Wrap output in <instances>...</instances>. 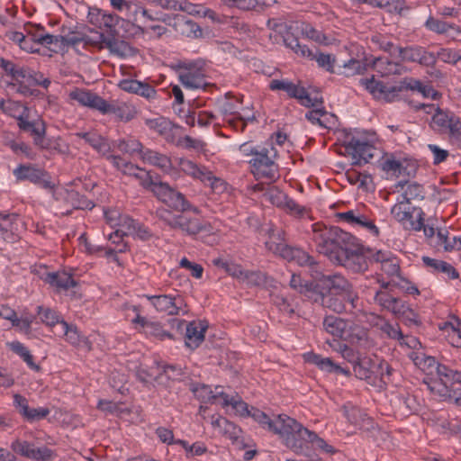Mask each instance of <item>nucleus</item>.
I'll use <instances>...</instances> for the list:
<instances>
[{
    "label": "nucleus",
    "instance_id": "4be33fe9",
    "mask_svg": "<svg viewBox=\"0 0 461 461\" xmlns=\"http://www.w3.org/2000/svg\"><path fill=\"white\" fill-rule=\"evenodd\" d=\"M321 305L336 313L351 312L358 307L359 301L351 303L342 293L321 294Z\"/></svg>",
    "mask_w": 461,
    "mask_h": 461
},
{
    "label": "nucleus",
    "instance_id": "ea45409f",
    "mask_svg": "<svg viewBox=\"0 0 461 461\" xmlns=\"http://www.w3.org/2000/svg\"><path fill=\"white\" fill-rule=\"evenodd\" d=\"M424 384L435 399L443 402L453 400L451 387L438 375L436 378L425 379Z\"/></svg>",
    "mask_w": 461,
    "mask_h": 461
},
{
    "label": "nucleus",
    "instance_id": "c9c22d12",
    "mask_svg": "<svg viewBox=\"0 0 461 461\" xmlns=\"http://www.w3.org/2000/svg\"><path fill=\"white\" fill-rule=\"evenodd\" d=\"M208 324L205 321H193L189 322L185 330V345L191 349H194L200 346L204 340V334L207 330Z\"/></svg>",
    "mask_w": 461,
    "mask_h": 461
},
{
    "label": "nucleus",
    "instance_id": "69168bd1",
    "mask_svg": "<svg viewBox=\"0 0 461 461\" xmlns=\"http://www.w3.org/2000/svg\"><path fill=\"white\" fill-rule=\"evenodd\" d=\"M375 325L389 339L399 340L402 338V330L398 323H391L378 317Z\"/></svg>",
    "mask_w": 461,
    "mask_h": 461
},
{
    "label": "nucleus",
    "instance_id": "6ab92c4d",
    "mask_svg": "<svg viewBox=\"0 0 461 461\" xmlns=\"http://www.w3.org/2000/svg\"><path fill=\"white\" fill-rule=\"evenodd\" d=\"M339 221L345 222L351 227L363 229L373 236H378L379 230L374 220L359 209L349 210L337 213Z\"/></svg>",
    "mask_w": 461,
    "mask_h": 461
},
{
    "label": "nucleus",
    "instance_id": "37998d69",
    "mask_svg": "<svg viewBox=\"0 0 461 461\" xmlns=\"http://www.w3.org/2000/svg\"><path fill=\"white\" fill-rule=\"evenodd\" d=\"M14 81L17 84H24L32 86H42L44 88H48L50 85V81L45 78L42 74L24 67L21 68Z\"/></svg>",
    "mask_w": 461,
    "mask_h": 461
},
{
    "label": "nucleus",
    "instance_id": "f8f14e48",
    "mask_svg": "<svg viewBox=\"0 0 461 461\" xmlns=\"http://www.w3.org/2000/svg\"><path fill=\"white\" fill-rule=\"evenodd\" d=\"M129 309L135 312V317L131 320V323L133 329L139 333L145 335L147 338L158 340L173 338L170 332L164 330L160 322L149 321L142 316L140 305H133Z\"/></svg>",
    "mask_w": 461,
    "mask_h": 461
},
{
    "label": "nucleus",
    "instance_id": "bb28decb",
    "mask_svg": "<svg viewBox=\"0 0 461 461\" xmlns=\"http://www.w3.org/2000/svg\"><path fill=\"white\" fill-rule=\"evenodd\" d=\"M424 267L429 272L434 275H441L446 280H454L459 278L458 271L448 262L423 256L421 258Z\"/></svg>",
    "mask_w": 461,
    "mask_h": 461
},
{
    "label": "nucleus",
    "instance_id": "0e129e2a",
    "mask_svg": "<svg viewBox=\"0 0 461 461\" xmlns=\"http://www.w3.org/2000/svg\"><path fill=\"white\" fill-rule=\"evenodd\" d=\"M176 444L180 445L183 447L186 458L200 456L207 452L205 444L200 441L189 444L186 440L176 439Z\"/></svg>",
    "mask_w": 461,
    "mask_h": 461
},
{
    "label": "nucleus",
    "instance_id": "f3484780",
    "mask_svg": "<svg viewBox=\"0 0 461 461\" xmlns=\"http://www.w3.org/2000/svg\"><path fill=\"white\" fill-rule=\"evenodd\" d=\"M161 22L172 27L176 32L186 38L196 39L202 36L200 26L194 21L180 14H163Z\"/></svg>",
    "mask_w": 461,
    "mask_h": 461
},
{
    "label": "nucleus",
    "instance_id": "473e14b6",
    "mask_svg": "<svg viewBox=\"0 0 461 461\" xmlns=\"http://www.w3.org/2000/svg\"><path fill=\"white\" fill-rule=\"evenodd\" d=\"M87 19L89 23L99 29L111 30L120 23V17L118 15L107 13L96 7L89 9Z\"/></svg>",
    "mask_w": 461,
    "mask_h": 461
},
{
    "label": "nucleus",
    "instance_id": "7ed1b4c3",
    "mask_svg": "<svg viewBox=\"0 0 461 461\" xmlns=\"http://www.w3.org/2000/svg\"><path fill=\"white\" fill-rule=\"evenodd\" d=\"M277 154L273 143H267L249 159L250 171L257 180L274 182L279 178V167L276 162Z\"/></svg>",
    "mask_w": 461,
    "mask_h": 461
},
{
    "label": "nucleus",
    "instance_id": "c756f323",
    "mask_svg": "<svg viewBox=\"0 0 461 461\" xmlns=\"http://www.w3.org/2000/svg\"><path fill=\"white\" fill-rule=\"evenodd\" d=\"M181 84L186 89H200L206 86V80L202 69L194 65L184 67L178 75Z\"/></svg>",
    "mask_w": 461,
    "mask_h": 461
},
{
    "label": "nucleus",
    "instance_id": "e433bc0d",
    "mask_svg": "<svg viewBox=\"0 0 461 461\" xmlns=\"http://www.w3.org/2000/svg\"><path fill=\"white\" fill-rule=\"evenodd\" d=\"M371 67L382 77L399 76L405 71L402 64L384 57L374 59Z\"/></svg>",
    "mask_w": 461,
    "mask_h": 461
},
{
    "label": "nucleus",
    "instance_id": "f03ea898",
    "mask_svg": "<svg viewBox=\"0 0 461 461\" xmlns=\"http://www.w3.org/2000/svg\"><path fill=\"white\" fill-rule=\"evenodd\" d=\"M272 432L277 434L284 444L294 453L307 456L303 438L308 433V429L296 420L285 414L277 415L275 417Z\"/></svg>",
    "mask_w": 461,
    "mask_h": 461
},
{
    "label": "nucleus",
    "instance_id": "7c9ffc66",
    "mask_svg": "<svg viewBox=\"0 0 461 461\" xmlns=\"http://www.w3.org/2000/svg\"><path fill=\"white\" fill-rule=\"evenodd\" d=\"M141 159L143 162L159 168L165 174H167L172 177H176L177 175V171L172 165L171 158L165 154L146 149L142 151Z\"/></svg>",
    "mask_w": 461,
    "mask_h": 461
},
{
    "label": "nucleus",
    "instance_id": "e2e57ef3",
    "mask_svg": "<svg viewBox=\"0 0 461 461\" xmlns=\"http://www.w3.org/2000/svg\"><path fill=\"white\" fill-rule=\"evenodd\" d=\"M137 221L131 218L129 215L123 214L117 229L109 234L108 239L112 240L113 237L121 239L123 236H131L132 232H135L134 227Z\"/></svg>",
    "mask_w": 461,
    "mask_h": 461
},
{
    "label": "nucleus",
    "instance_id": "9d476101",
    "mask_svg": "<svg viewBox=\"0 0 461 461\" xmlns=\"http://www.w3.org/2000/svg\"><path fill=\"white\" fill-rule=\"evenodd\" d=\"M284 43L296 55L306 58L310 60H315L319 68H323L330 73H334L336 59L333 55L322 52H313L306 45H302L298 39L292 34H287L284 37Z\"/></svg>",
    "mask_w": 461,
    "mask_h": 461
},
{
    "label": "nucleus",
    "instance_id": "864d4df0",
    "mask_svg": "<svg viewBox=\"0 0 461 461\" xmlns=\"http://www.w3.org/2000/svg\"><path fill=\"white\" fill-rule=\"evenodd\" d=\"M438 328L444 332L452 346L461 348V323L458 320H455V322L440 323Z\"/></svg>",
    "mask_w": 461,
    "mask_h": 461
},
{
    "label": "nucleus",
    "instance_id": "052dcab7",
    "mask_svg": "<svg viewBox=\"0 0 461 461\" xmlns=\"http://www.w3.org/2000/svg\"><path fill=\"white\" fill-rule=\"evenodd\" d=\"M327 343L333 350L339 352L345 360L351 363L352 366L362 356L347 344L340 343L335 339L332 341L328 340Z\"/></svg>",
    "mask_w": 461,
    "mask_h": 461
},
{
    "label": "nucleus",
    "instance_id": "6e6d98bb",
    "mask_svg": "<svg viewBox=\"0 0 461 461\" xmlns=\"http://www.w3.org/2000/svg\"><path fill=\"white\" fill-rule=\"evenodd\" d=\"M220 399L223 406H230L236 414L242 417L250 415L249 405L239 395L230 396L224 393H220Z\"/></svg>",
    "mask_w": 461,
    "mask_h": 461
},
{
    "label": "nucleus",
    "instance_id": "79ce46f5",
    "mask_svg": "<svg viewBox=\"0 0 461 461\" xmlns=\"http://www.w3.org/2000/svg\"><path fill=\"white\" fill-rule=\"evenodd\" d=\"M376 363H375L369 357L361 356L357 362L353 365V371L355 375L361 380H366L368 383L374 381L376 374Z\"/></svg>",
    "mask_w": 461,
    "mask_h": 461
},
{
    "label": "nucleus",
    "instance_id": "f257e3e1",
    "mask_svg": "<svg viewBox=\"0 0 461 461\" xmlns=\"http://www.w3.org/2000/svg\"><path fill=\"white\" fill-rule=\"evenodd\" d=\"M312 227V241L319 253L325 255L330 261L337 264L344 249L349 245L355 236L339 227H326L314 223Z\"/></svg>",
    "mask_w": 461,
    "mask_h": 461
},
{
    "label": "nucleus",
    "instance_id": "a19ab883",
    "mask_svg": "<svg viewBox=\"0 0 461 461\" xmlns=\"http://www.w3.org/2000/svg\"><path fill=\"white\" fill-rule=\"evenodd\" d=\"M342 340L358 347H367L369 345L367 330L357 324L348 321L346 332Z\"/></svg>",
    "mask_w": 461,
    "mask_h": 461
},
{
    "label": "nucleus",
    "instance_id": "5701e85b",
    "mask_svg": "<svg viewBox=\"0 0 461 461\" xmlns=\"http://www.w3.org/2000/svg\"><path fill=\"white\" fill-rule=\"evenodd\" d=\"M102 114H113L118 120L122 122H130L137 115L135 105L129 102L113 100L109 103L104 100Z\"/></svg>",
    "mask_w": 461,
    "mask_h": 461
},
{
    "label": "nucleus",
    "instance_id": "f704fd0d",
    "mask_svg": "<svg viewBox=\"0 0 461 461\" xmlns=\"http://www.w3.org/2000/svg\"><path fill=\"white\" fill-rule=\"evenodd\" d=\"M305 360L316 366L319 369L326 373L341 374L345 376H350L351 373L349 368L342 367L336 364L330 357H323L315 353H308L304 356Z\"/></svg>",
    "mask_w": 461,
    "mask_h": 461
},
{
    "label": "nucleus",
    "instance_id": "4d7b16f0",
    "mask_svg": "<svg viewBox=\"0 0 461 461\" xmlns=\"http://www.w3.org/2000/svg\"><path fill=\"white\" fill-rule=\"evenodd\" d=\"M45 280L52 286L64 291L76 285L72 276L66 272L49 273Z\"/></svg>",
    "mask_w": 461,
    "mask_h": 461
},
{
    "label": "nucleus",
    "instance_id": "6e6552de",
    "mask_svg": "<svg viewBox=\"0 0 461 461\" xmlns=\"http://www.w3.org/2000/svg\"><path fill=\"white\" fill-rule=\"evenodd\" d=\"M345 151L351 157L353 165L368 163L375 157V147L364 137L346 134L343 140Z\"/></svg>",
    "mask_w": 461,
    "mask_h": 461
},
{
    "label": "nucleus",
    "instance_id": "c85d7f7f",
    "mask_svg": "<svg viewBox=\"0 0 461 461\" xmlns=\"http://www.w3.org/2000/svg\"><path fill=\"white\" fill-rule=\"evenodd\" d=\"M14 406L18 410L23 419L30 422L40 420L50 414V409L46 407L30 408L28 400L21 395H14Z\"/></svg>",
    "mask_w": 461,
    "mask_h": 461
},
{
    "label": "nucleus",
    "instance_id": "603ef678",
    "mask_svg": "<svg viewBox=\"0 0 461 461\" xmlns=\"http://www.w3.org/2000/svg\"><path fill=\"white\" fill-rule=\"evenodd\" d=\"M285 253L284 259L289 262H294L302 267L309 266L312 269L316 267L313 258L301 249L289 247V249H285Z\"/></svg>",
    "mask_w": 461,
    "mask_h": 461
},
{
    "label": "nucleus",
    "instance_id": "774afa93",
    "mask_svg": "<svg viewBox=\"0 0 461 461\" xmlns=\"http://www.w3.org/2000/svg\"><path fill=\"white\" fill-rule=\"evenodd\" d=\"M437 375L448 384H461V371L453 369L444 364H440V366H438Z\"/></svg>",
    "mask_w": 461,
    "mask_h": 461
},
{
    "label": "nucleus",
    "instance_id": "423d86ee",
    "mask_svg": "<svg viewBox=\"0 0 461 461\" xmlns=\"http://www.w3.org/2000/svg\"><path fill=\"white\" fill-rule=\"evenodd\" d=\"M345 255L341 256L337 263L347 269L358 273L368 268V258L374 254L370 249H366L356 237L349 243L347 249H344Z\"/></svg>",
    "mask_w": 461,
    "mask_h": 461
},
{
    "label": "nucleus",
    "instance_id": "4468645a",
    "mask_svg": "<svg viewBox=\"0 0 461 461\" xmlns=\"http://www.w3.org/2000/svg\"><path fill=\"white\" fill-rule=\"evenodd\" d=\"M403 200H399L391 209V213L398 221L413 230H420L424 226V212L420 208H413L412 212Z\"/></svg>",
    "mask_w": 461,
    "mask_h": 461
},
{
    "label": "nucleus",
    "instance_id": "8fccbe9b",
    "mask_svg": "<svg viewBox=\"0 0 461 461\" xmlns=\"http://www.w3.org/2000/svg\"><path fill=\"white\" fill-rule=\"evenodd\" d=\"M76 135L85 140L98 153L106 155L110 152L111 147L107 140L95 131L77 132Z\"/></svg>",
    "mask_w": 461,
    "mask_h": 461
},
{
    "label": "nucleus",
    "instance_id": "3c124183",
    "mask_svg": "<svg viewBox=\"0 0 461 461\" xmlns=\"http://www.w3.org/2000/svg\"><path fill=\"white\" fill-rule=\"evenodd\" d=\"M348 321L333 316L328 315L323 320V328L325 331L334 338L342 339L346 332Z\"/></svg>",
    "mask_w": 461,
    "mask_h": 461
},
{
    "label": "nucleus",
    "instance_id": "de8ad7c7",
    "mask_svg": "<svg viewBox=\"0 0 461 461\" xmlns=\"http://www.w3.org/2000/svg\"><path fill=\"white\" fill-rule=\"evenodd\" d=\"M179 11L185 12L190 15L209 18L212 21L218 20L217 14L203 5L194 4L188 0H181Z\"/></svg>",
    "mask_w": 461,
    "mask_h": 461
},
{
    "label": "nucleus",
    "instance_id": "4c0bfd02",
    "mask_svg": "<svg viewBox=\"0 0 461 461\" xmlns=\"http://www.w3.org/2000/svg\"><path fill=\"white\" fill-rule=\"evenodd\" d=\"M19 217L15 213L0 212V237L8 242L15 240L18 232Z\"/></svg>",
    "mask_w": 461,
    "mask_h": 461
},
{
    "label": "nucleus",
    "instance_id": "a18cd8bd",
    "mask_svg": "<svg viewBox=\"0 0 461 461\" xmlns=\"http://www.w3.org/2000/svg\"><path fill=\"white\" fill-rule=\"evenodd\" d=\"M221 113L224 116V119L233 125L237 129L238 123L240 124V131H243L246 127V122L254 120V116H241L236 110L233 104L230 102H225L220 109Z\"/></svg>",
    "mask_w": 461,
    "mask_h": 461
},
{
    "label": "nucleus",
    "instance_id": "aec40b11",
    "mask_svg": "<svg viewBox=\"0 0 461 461\" xmlns=\"http://www.w3.org/2000/svg\"><path fill=\"white\" fill-rule=\"evenodd\" d=\"M94 44L99 49H108L111 54L120 58H126L135 54L134 48L128 42L116 39L113 35L96 33Z\"/></svg>",
    "mask_w": 461,
    "mask_h": 461
},
{
    "label": "nucleus",
    "instance_id": "13d9d810",
    "mask_svg": "<svg viewBox=\"0 0 461 461\" xmlns=\"http://www.w3.org/2000/svg\"><path fill=\"white\" fill-rule=\"evenodd\" d=\"M9 348L26 363L29 368L33 371H39L40 366L34 362L33 356L29 348L20 341H13L9 343Z\"/></svg>",
    "mask_w": 461,
    "mask_h": 461
},
{
    "label": "nucleus",
    "instance_id": "58836bf2",
    "mask_svg": "<svg viewBox=\"0 0 461 461\" xmlns=\"http://www.w3.org/2000/svg\"><path fill=\"white\" fill-rule=\"evenodd\" d=\"M61 332L65 339L72 346L86 351L91 350V342L79 333L76 326L69 325L67 321H61Z\"/></svg>",
    "mask_w": 461,
    "mask_h": 461
},
{
    "label": "nucleus",
    "instance_id": "c03bdc74",
    "mask_svg": "<svg viewBox=\"0 0 461 461\" xmlns=\"http://www.w3.org/2000/svg\"><path fill=\"white\" fill-rule=\"evenodd\" d=\"M342 412L348 421L358 429H362L371 421L370 418L363 410L349 402L343 405Z\"/></svg>",
    "mask_w": 461,
    "mask_h": 461
},
{
    "label": "nucleus",
    "instance_id": "a878e982",
    "mask_svg": "<svg viewBox=\"0 0 461 461\" xmlns=\"http://www.w3.org/2000/svg\"><path fill=\"white\" fill-rule=\"evenodd\" d=\"M146 126L152 131L159 134L168 142H174L178 127L163 116L147 118L144 120Z\"/></svg>",
    "mask_w": 461,
    "mask_h": 461
},
{
    "label": "nucleus",
    "instance_id": "2f4dec72",
    "mask_svg": "<svg viewBox=\"0 0 461 461\" xmlns=\"http://www.w3.org/2000/svg\"><path fill=\"white\" fill-rule=\"evenodd\" d=\"M107 159L113 165L114 167L122 171L123 174L133 176L140 179V184L143 186H147L148 182H150V176H149L148 172L140 168L131 162L126 161L120 156H109L107 157Z\"/></svg>",
    "mask_w": 461,
    "mask_h": 461
},
{
    "label": "nucleus",
    "instance_id": "338daca9",
    "mask_svg": "<svg viewBox=\"0 0 461 461\" xmlns=\"http://www.w3.org/2000/svg\"><path fill=\"white\" fill-rule=\"evenodd\" d=\"M215 390L216 392L214 393L212 388L206 384H197L192 388L194 396L203 402H213L217 398H220V393L222 392L218 391V387Z\"/></svg>",
    "mask_w": 461,
    "mask_h": 461
},
{
    "label": "nucleus",
    "instance_id": "20e7f679",
    "mask_svg": "<svg viewBox=\"0 0 461 461\" xmlns=\"http://www.w3.org/2000/svg\"><path fill=\"white\" fill-rule=\"evenodd\" d=\"M422 107L427 113H432L430 127L435 131L447 135L452 141H461L460 117L435 104H423Z\"/></svg>",
    "mask_w": 461,
    "mask_h": 461
},
{
    "label": "nucleus",
    "instance_id": "dca6fc26",
    "mask_svg": "<svg viewBox=\"0 0 461 461\" xmlns=\"http://www.w3.org/2000/svg\"><path fill=\"white\" fill-rule=\"evenodd\" d=\"M155 310L166 315H178L185 313L184 300L179 294L145 295Z\"/></svg>",
    "mask_w": 461,
    "mask_h": 461
},
{
    "label": "nucleus",
    "instance_id": "393cba45",
    "mask_svg": "<svg viewBox=\"0 0 461 461\" xmlns=\"http://www.w3.org/2000/svg\"><path fill=\"white\" fill-rule=\"evenodd\" d=\"M424 27L429 32L438 35H444L446 38L452 41L461 35V28L457 24L440 20L431 14L429 15L425 21Z\"/></svg>",
    "mask_w": 461,
    "mask_h": 461
},
{
    "label": "nucleus",
    "instance_id": "2eb2a0df",
    "mask_svg": "<svg viewBox=\"0 0 461 461\" xmlns=\"http://www.w3.org/2000/svg\"><path fill=\"white\" fill-rule=\"evenodd\" d=\"M13 174L19 181L28 180L48 191H52L55 187L49 174L32 165H20L14 169Z\"/></svg>",
    "mask_w": 461,
    "mask_h": 461
},
{
    "label": "nucleus",
    "instance_id": "72a5a7b5",
    "mask_svg": "<svg viewBox=\"0 0 461 461\" xmlns=\"http://www.w3.org/2000/svg\"><path fill=\"white\" fill-rule=\"evenodd\" d=\"M69 99L77 102L82 106L102 112L104 99L98 95L82 88H75L68 94Z\"/></svg>",
    "mask_w": 461,
    "mask_h": 461
},
{
    "label": "nucleus",
    "instance_id": "ddd939ff",
    "mask_svg": "<svg viewBox=\"0 0 461 461\" xmlns=\"http://www.w3.org/2000/svg\"><path fill=\"white\" fill-rule=\"evenodd\" d=\"M264 195L273 205L283 209L292 216L296 218L309 217V210L305 206L297 203L276 186L270 187Z\"/></svg>",
    "mask_w": 461,
    "mask_h": 461
},
{
    "label": "nucleus",
    "instance_id": "bf43d9fd",
    "mask_svg": "<svg viewBox=\"0 0 461 461\" xmlns=\"http://www.w3.org/2000/svg\"><path fill=\"white\" fill-rule=\"evenodd\" d=\"M135 33L148 37L149 40H158L167 32L166 26L161 24L133 25Z\"/></svg>",
    "mask_w": 461,
    "mask_h": 461
},
{
    "label": "nucleus",
    "instance_id": "0eeeda50",
    "mask_svg": "<svg viewBox=\"0 0 461 461\" xmlns=\"http://www.w3.org/2000/svg\"><path fill=\"white\" fill-rule=\"evenodd\" d=\"M312 276L314 278H320L323 290L320 294L342 293V294L346 296V299L351 303L359 301L358 293L354 289L353 285L343 276L339 274L321 275L318 271H315V275Z\"/></svg>",
    "mask_w": 461,
    "mask_h": 461
},
{
    "label": "nucleus",
    "instance_id": "b1692460",
    "mask_svg": "<svg viewBox=\"0 0 461 461\" xmlns=\"http://www.w3.org/2000/svg\"><path fill=\"white\" fill-rule=\"evenodd\" d=\"M211 425L218 435L229 438L233 444L241 445L242 431L233 422L229 421L220 415H212L211 418Z\"/></svg>",
    "mask_w": 461,
    "mask_h": 461
},
{
    "label": "nucleus",
    "instance_id": "09e8293b",
    "mask_svg": "<svg viewBox=\"0 0 461 461\" xmlns=\"http://www.w3.org/2000/svg\"><path fill=\"white\" fill-rule=\"evenodd\" d=\"M223 5L230 8H237L242 11L263 9L271 6L276 0H220Z\"/></svg>",
    "mask_w": 461,
    "mask_h": 461
},
{
    "label": "nucleus",
    "instance_id": "1a4fd4ad",
    "mask_svg": "<svg viewBox=\"0 0 461 461\" xmlns=\"http://www.w3.org/2000/svg\"><path fill=\"white\" fill-rule=\"evenodd\" d=\"M359 85L362 86L374 99L379 102L393 103L400 100L402 86L391 85L381 81L373 75L370 77L360 78Z\"/></svg>",
    "mask_w": 461,
    "mask_h": 461
},
{
    "label": "nucleus",
    "instance_id": "39448f33",
    "mask_svg": "<svg viewBox=\"0 0 461 461\" xmlns=\"http://www.w3.org/2000/svg\"><path fill=\"white\" fill-rule=\"evenodd\" d=\"M146 187H150L152 193L158 200L176 211L182 212H192L197 215L201 214L199 207L192 204L181 192L176 190L166 182L154 183L150 179Z\"/></svg>",
    "mask_w": 461,
    "mask_h": 461
},
{
    "label": "nucleus",
    "instance_id": "a211bd4d",
    "mask_svg": "<svg viewBox=\"0 0 461 461\" xmlns=\"http://www.w3.org/2000/svg\"><path fill=\"white\" fill-rule=\"evenodd\" d=\"M269 88L272 91H284L289 97L295 98L299 103L305 106L314 105L315 100L312 99L306 89L298 84H294L287 79H273L269 83Z\"/></svg>",
    "mask_w": 461,
    "mask_h": 461
},
{
    "label": "nucleus",
    "instance_id": "49530a36",
    "mask_svg": "<svg viewBox=\"0 0 461 461\" xmlns=\"http://www.w3.org/2000/svg\"><path fill=\"white\" fill-rule=\"evenodd\" d=\"M414 365L428 375L438 373V366L440 364L437 362L435 357L425 355L422 351H412L409 355Z\"/></svg>",
    "mask_w": 461,
    "mask_h": 461
},
{
    "label": "nucleus",
    "instance_id": "cd10ccee",
    "mask_svg": "<svg viewBox=\"0 0 461 461\" xmlns=\"http://www.w3.org/2000/svg\"><path fill=\"white\" fill-rule=\"evenodd\" d=\"M372 258L381 264V270L391 277L393 285L402 277L399 261L390 251L377 250L372 255Z\"/></svg>",
    "mask_w": 461,
    "mask_h": 461
},
{
    "label": "nucleus",
    "instance_id": "5fc2aeb1",
    "mask_svg": "<svg viewBox=\"0 0 461 461\" xmlns=\"http://www.w3.org/2000/svg\"><path fill=\"white\" fill-rule=\"evenodd\" d=\"M375 302L383 309L391 312L394 315L396 312H399V307L402 306L403 301L387 292L377 291L375 295Z\"/></svg>",
    "mask_w": 461,
    "mask_h": 461
},
{
    "label": "nucleus",
    "instance_id": "680f3d73",
    "mask_svg": "<svg viewBox=\"0 0 461 461\" xmlns=\"http://www.w3.org/2000/svg\"><path fill=\"white\" fill-rule=\"evenodd\" d=\"M41 321L49 327H54L57 324L61 325V321H65L61 316L53 309L39 305L36 308Z\"/></svg>",
    "mask_w": 461,
    "mask_h": 461
},
{
    "label": "nucleus",
    "instance_id": "412c9836",
    "mask_svg": "<svg viewBox=\"0 0 461 461\" xmlns=\"http://www.w3.org/2000/svg\"><path fill=\"white\" fill-rule=\"evenodd\" d=\"M396 53L402 62H418L426 66L431 65L435 62L434 55L420 46H399L397 47Z\"/></svg>",
    "mask_w": 461,
    "mask_h": 461
},
{
    "label": "nucleus",
    "instance_id": "9b49d317",
    "mask_svg": "<svg viewBox=\"0 0 461 461\" xmlns=\"http://www.w3.org/2000/svg\"><path fill=\"white\" fill-rule=\"evenodd\" d=\"M176 229L189 236L200 238L209 245L217 242V238L214 235L215 230L210 221L181 214Z\"/></svg>",
    "mask_w": 461,
    "mask_h": 461
}]
</instances>
